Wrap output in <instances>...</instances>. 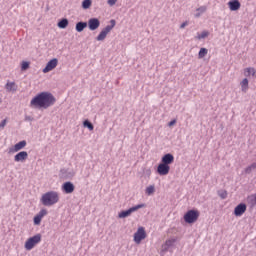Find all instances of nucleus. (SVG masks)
<instances>
[{"mask_svg":"<svg viewBox=\"0 0 256 256\" xmlns=\"http://www.w3.org/2000/svg\"><path fill=\"white\" fill-rule=\"evenodd\" d=\"M55 96L50 92H40L35 95L30 101V107L32 109H49L55 105Z\"/></svg>","mask_w":256,"mask_h":256,"instance_id":"f257e3e1","label":"nucleus"},{"mask_svg":"<svg viewBox=\"0 0 256 256\" xmlns=\"http://www.w3.org/2000/svg\"><path fill=\"white\" fill-rule=\"evenodd\" d=\"M59 199H60L59 192L48 191L42 195L40 201L42 205H44V207H53V205H57V202L59 201Z\"/></svg>","mask_w":256,"mask_h":256,"instance_id":"f03ea898","label":"nucleus"},{"mask_svg":"<svg viewBox=\"0 0 256 256\" xmlns=\"http://www.w3.org/2000/svg\"><path fill=\"white\" fill-rule=\"evenodd\" d=\"M39 243H41V234H36L26 240L24 247L26 251H31Z\"/></svg>","mask_w":256,"mask_h":256,"instance_id":"7ed1b4c3","label":"nucleus"},{"mask_svg":"<svg viewBox=\"0 0 256 256\" xmlns=\"http://www.w3.org/2000/svg\"><path fill=\"white\" fill-rule=\"evenodd\" d=\"M111 25H107L105 28L101 30L99 35L97 36V41H105L107 38V35L113 31V28L115 27V20L110 21Z\"/></svg>","mask_w":256,"mask_h":256,"instance_id":"20e7f679","label":"nucleus"},{"mask_svg":"<svg viewBox=\"0 0 256 256\" xmlns=\"http://www.w3.org/2000/svg\"><path fill=\"white\" fill-rule=\"evenodd\" d=\"M146 207L145 204H138L134 207L129 208L128 210L121 211L118 214L119 219H125L126 217H130L132 213H135V211H139V209H143Z\"/></svg>","mask_w":256,"mask_h":256,"instance_id":"39448f33","label":"nucleus"},{"mask_svg":"<svg viewBox=\"0 0 256 256\" xmlns=\"http://www.w3.org/2000/svg\"><path fill=\"white\" fill-rule=\"evenodd\" d=\"M147 239V232H145V227L141 226L134 233V243L136 245H141V241Z\"/></svg>","mask_w":256,"mask_h":256,"instance_id":"423d86ee","label":"nucleus"},{"mask_svg":"<svg viewBox=\"0 0 256 256\" xmlns=\"http://www.w3.org/2000/svg\"><path fill=\"white\" fill-rule=\"evenodd\" d=\"M199 219V211L197 210H189L185 215H184V221L185 223H195Z\"/></svg>","mask_w":256,"mask_h":256,"instance_id":"0eeeda50","label":"nucleus"},{"mask_svg":"<svg viewBox=\"0 0 256 256\" xmlns=\"http://www.w3.org/2000/svg\"><path fill=\"white\" fill-rule=\"evenodd\" d=\"M29 159V153L27 151H20L14 156L15 163H25Z\"/></svg>","mask_w":256,"mask_h":256,"instance_id":"6e6552de","label":"nucleus"},{"mask_svg":"<svg viewBox=\"0 0 256 256\" xmlns=\"http://www.w3.org/2000/svg\"><path fill=\"white\" fill-rule=\"evenodd\" d=\"M25 147H27V141L22 140L16 143L13 147L9 148V153H19V151H22V149H25Z\"/></svg>","mask_w":256,"mask_h":256,"instance_id":"1a4fd4ad","label":"nucleus"},{"mask_svg":"<svg viewBox=\"0 0 256 256\" xmlns=\"http://www.w3.org/2000/svg\"><path fill=\"white\" fill-rule=\"evenodd\" d=\"M57 65H59V60L57 58H54L46 64V67L42 70V72L49 73L53 71V69H55Z\"/></svg>","mask_w":256,"mask_h":256,"instance_id":"9d476101","label":"nucleus"},{"mask_svg":"<svg viewBox=\"0 0 256 256\" xmlns=\"http://www.w3.org/2000/svg\"><path fill=\"white\" fill-rule=\"evenodd\" d=\"M245 211H247V205L240 203L234 208V215L235 217H242Z\"/></svg>","mask_w":256,"mask_h":256,"instance_id":"9b49d317","label":"nucleus"},{"mask_svg":"<svg viewBox=\"0 0 256 256\" xmlns=\"http://www.w3.org/2000/svg\"><path fill=\"white\" fill-rule=\"evenodd\" d=\"M175 243H177V238H169L162 244V253H167L170 247H174Z\"/></svg>","mask_w":256,"mask_h":256,"instance_id":"f8f14e48","label":"nucleus"},{"mask_svg":"<svg viewBox=\"0 0 256 256\" xmlns=\"http://www.w3.org/2000/svg\"><path fill=\"white\" fill-rule=\"evenodd\" d=\"M169 171H171V166H167V164H163L162 162L157 167L158 175H169Z\"/></svg>","mask_w":256,"mask_h":256,"instance_id":"ddd939ff","label":"nucleus"},{"mask_svg":"<svg viewBox=\"0 0 256 256\" xmlns=\"http://www.w3.org/2000/svg\"><path fill=\"white\" fill-rule=\"evenodd\" d=\"M101 25V22L97 18H91L88 20V27L90 31H95L99 29V26Z\"/></svg>","mask_w":256,"mask_h":256,"instance_id":"4468645a","label":"nucleus"},{"mask_svg":"<svg viewBox=\"0 0 256 256\" xmlns=\"http://www.w3.org/2000/svg\"><path fill=\"white\" fill-rule=\"evenodd\" d=\"M175 161V157L173 156V154L168 153L165 154L162 159H161V163L167 166L172 165V163Z\"/></svg>","mask_w":256,"mask_h":256,"instance_id":"2eb2a0df","label":"nucleus"},{"mask_svg":"<svg viewBox=\"0 0 256 256\" xmlns=\"http://www.w3.org/2000/svg\"><path fill=\"white\" fill-rule=\"evenodd\" d=\"M45 215H47V210H40L39 213L34 216V225H41V221Z\"/></svg>","mask_w":256,"mask_h":256,"instance_id":"dca6fc26","label":"nucleus"},{"mask_svg":"<svg viewBox=\"0 0 256 256\" xmlns=\"http://www.w3.org/2000/svg\"><path fill=\"white\" fill-rule=\"evenodd\" d=\"M244 77L256 79V70L253 67H247L243 70Z\"/></svg>","mask_w":256,"mask_h":256,"instance_id":"f3484780","label":"nucleus"},{"mask_svg":"<svg viewBox=\"0 0 256 256\" xmlns=\"http://www.w3.org/2000/svg\"><path fill=\"white\" fill-rule=\"evenodd\" d=\"M62 191L66 194H71L73 191H75V185H73L71 182H65L62 185Z\"/></svg>","mask_w":256,"mask_h":256,"instance_id":"a211bd4d","label":"nucleus"},{"mask_svg":"<svg viewBox=\"0 0 256 256\" xmlns=\"http://www.w3.org/2000/svg\"><path fill=\"white\" fill-rule=\"evenodd\" d=\"M228 7L230 11H239V9H241V2H239V0H230Z\"/></svg>","mask_w":256,"mask_h":256,"instance_id":"6ab92c4d","label":"nucleus"},{"mask_svg":"<svg viewBox=\"0 0 256 256\" xmlns=\"http://www.w3.org/2000/svg\"><path fill=\"white\" fill-rule=\"evenodd\" d=\"M240 87H241L242 93H247V91H249V79L247 78L242 79V81L240 82Z\"/></svg>","mask_w":256,"mask_h":256,"instance_id":"aec40b11","label":"nucleus"},{"mask_svg":"<svg viewBox=\"0 0 256 256\" xmlns=\"http://www.w3.org/2000/svg\"><path fill=\"white\" fill-rule=\"evenodd\" d=\"M5 89L9 93H11V91H17V84H15V82H7Z\"/></svg>","mask_w":256,"mask_h":256,"instance_id":"412c9836","label":"nucleus"},{"mask_svg":"<svg viewBox=\"0 0 256 256\" xmlns=\"http://www.w3.org/2000/svg\"><path fill=\"white\" fill-rule=\"evenodd\" d=\"M247 203L250 207H256V194H251L247 197Z\"/></svg>","mask_w":256,"mask_h":256,"instance_id":"4be33fe9","label":"nucleus"},{"mask_svg":"<svg viewBox=\"0 0 256 256\" xmlns=\"http://www.w3.org/2000/svg\"><path fill=\"white\" fill-rule=\"evenodd\" d=\"M87 27V22H78L76 24V31L78 33H81L82 31H84Z\"/></svg>","mask_w":256,"mask_h":256,"instance_id":"5701e85b","label":"nucleus"},{"mask_svg":"<svg viewBox=\"0 0 256 256\" xmlns=\"http://www.w3.org/2000/svg\"><path fill=\"white\" fill-rule=\"evenodd\" d=\"M68 25H69V20H67L66 18H63L58 22L59 29H67Z\"/></svg>","mask_w":256,"mask_h":256,"instance_id":"b1692460","label":"nucleus"},{"mask_svg":"<svg viewBox=\"0 0 256 256\" xmlns=\"http://www.w3.org/2000/svg\"><path fill=\"white\" fill-rule=\"evenodd\" d=\"M207 53H209V50H207V48H201L198 53V59H203L204 57H207Z\"/></svg>","mask_w":256,"mask_h":256,"instance_id":"393cba45","label":"nucleus"},{"mask_svg":"<svg viewBox=\"0 0 256 256\" xmlns=\"http://www.w3.org/2000/svg\"><path fill=\"white\" fill-rule=\"evenodd\" d=\"M206 37H209V32L208 31H203L201 33H198L196 36V39H206Z\"/></svg>","mask_w":256,"mask_h":256,"instance_id":"a878e982","label":"nucleus"},{"mask_svg":"<svg viewBox=\"0 0 256 256\" xmlns=\"http://www.w3.org/2000/svg\"><path fill=\"white\" fill-rule=\"evenodd\" d=\"M196 11L198 13L195 14V17H201V14H203V13H205V11H207V7L206 6H201Z\"/></svg>","mask_w":256,"mask_h":256,"instance_id":"bb28decb","label":"nucleus"},{"mask_svg":"<svg viewBox=\"0 0 256 256\" xmlns=\"http://www.w3.org/2000/svg\"><path fill=\"white\" fill-rule=\"evenodd\" d=\"M84 127H87V129H89V131H93L95 129V126H93V124L91 122H89V120H85L83 122Z\"/></svg>","mask_w":256,"mask_h":256,"instance_id":"cd10ccee","label":"nucleus"},{"mask_svg":"<svg viewBox=\"0 0 256 256\" xmlns=\"http://www.w3.org/2000/svg\"><path fill=\"white\" fill-rule=\"evenodd\" d=\"M145 193L146 195H153V193H155V186L150 185L146 187Z\"/></svg>","mask_w":256,"mask_h":256,"instance_id":"c85d7f7f","label":"nucleus"},{"mask_svg":"<svg viewBox=\"0 0 256 256\" xmlns=\"http://www.w3.org/2000/svg\"><path fill=\"white\" fill-rule=\"evenodd\" d=\"M92 1L91 0H84L82 2V9H89L92 5Z\"/></svg>","mask_w":256,"mask_h":256,"instance_id":"c756f323","label":"nucleus"},{"mask_svg":"<svg viewBox=\"0 0 256 256\" xmlns=\"http://www.w3.org/2000/svg\"><path fill=\"white\" fill-rule=\"evenodd\" d=\"M256 169V162L252 163L250 166H248L246 169H245V173L249 174L251 173V171L255 170Z\"/></svg>","mask_w":256,"mask_h":256,"instance_id":"7c9ffc66","label":"nucleus"},{"mask_svg":"<svg viewBox=\"0 0 256 256\" xmlns=\"http://www.w3.org/2000/svg\"><path fill=\"white\" fill-rule=\"evenodd\" d=\"M27 69H29V62L23 61L22 64H21V70L22 71H27Z\"/></svg>","mask_w":256,"mask_h":256,"instance_id":"2f4dec72","label":"nucleus"},{"mask_svg":"<svg viewBox=\"0 0 256 256\" xmlns=\"http://www.w3.org/2000/svg\"><path fill=\"white\" fill-rule=\"evenodd\" d=\"M219 197H221V199H227V191L225 190H221L218 192Z\"/></svg>","mask_w":256,"mask_h":256,"instance_id":"473e14b6","label":"nucleus"},{"mask_svg":"<svg viewBox=\"0 0 256 256\" xmlns=\"http://www.w3.org/2000/svg\"><path fill=\"white\" fill-rule=\"evenodd\" d=\"M107 3L110 7H113L117 3V0H107Z\"/></svg>","mask_w":256,"mask_h":256,"instance_id":"72a5a7b5","label":"nucleus"},{"mask_svg":"<svg viewBox=\"0 0 256 256\" xmlns=\"http://www.w3.org/2000/svg\"><path fill=\"white\" fill-rule=\"evenodd\" d=\"M5 125H7V119L2 120V122L0 123V129H3Z\"/></svg>","mask_w":256,"mask_h":256,"instance_id":"f704fd0d","label":"nucleus"},{"mask_svg":"<svg viewBox=\"0 0 256 256\" xmlns=\"http://www.w3.org/2000/svg\"><path fill=\"white\" fill-rule=\"evenodd\" d=\"M177 123V120L176 119H173L172 121H170L168 123V127H173V125H175Z\"/></svg>","mask_w":256,"mask_h":256,"instance_id":"c9c22d12","label":"nucleus"},{"mask_svg":"<svg viewBox=\"0 0 256 256\" xmlns=\"http://www.w3.org/2000/svg\"><path fill=\"white\" fill-rule=\"evenodd\" d=\"M187 25H189V22H184L180 25V29H185V27H187Z\"/></svg>","mask_w":256,"mask_h":256,"instance_id":"e433bc0d","label":"nucleus"}]
</instances>
